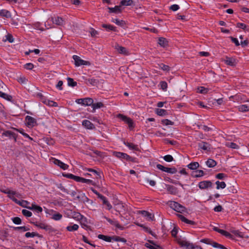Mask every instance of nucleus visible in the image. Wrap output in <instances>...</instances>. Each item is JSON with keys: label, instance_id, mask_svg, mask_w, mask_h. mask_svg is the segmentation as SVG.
Returning a JSON list of instances; mask_svg holds the SVG:
<instances>
[{"label": "nucleus", "instance_id": "obj_47", "mask_svg": "<svg viewBox=\"0 0 249 249\" xmlns=\"http://www.w3.org/2000/svg\"><path fill=\"white\" fill-rule=\"evenodd\" d=\"M226 145L230 148H232V149H238L239 146L236 144L235 143L231 142H227L226 144Z\"/></svg>", "mask_w": 249, "mask_h": 249}, {"label": "nucleus", "instance_id": "obj_40", "mask_svg": "<svg viewBox=\"0 0 249 249\" xmlns=\"http://www.w3.org/2000/svg\"><path fill=\"white\" fill-rule=\"evenodd\" d=\"M78 182L87 183V184H93L92 180H91L90 179H86V178L80 177H79V180H78Z\"/></svg>", "mask_w": 249, "mask_h": 249}, {"label": "nucleus", "instance_id": "obj_12", "mask_svg": "<svg viewBox=\"0 0 249 249\" xmlns=\"http://www.w3.org/2000/svg\"><path fill=\"white\" fill-rule=\"evenodd\" d=\"M104 218H105L110 224L115 226L116 228L118 229L123 230V227L121 225L119 224V222L115 220L111 219L110 218H109L106 216L104 217Z\"/></svg>", "mask_w": 249, "mask_h": 249}, {"label": "nucleus", "instance_id": "obj_23", "mask_svg": "<svg viewBox=\"0 0 249 249\" xmlns=\"http://www.w3.org/2000/svg\"><path fill=\"white\" fill-rule=\"evenodd\" d=\"M159 44L162 47H166L168 45V40L164 37H160L158 39Z\"/></svg>", "mask_w": 249, "mask_h": 249}, {"label": "nucleus", "instance_id": "obj_35", "mask_svg": "<svg viewBox=\"0 0 249 249\" xmlns=\"http://www.w3.org/2000/svg\"><path fill=\"white\" fill-rule=\"evenodd\" d=\"M156 113L158 115L160 116H165L167 114L166 110L163 109L157 108L156 110Z\"/></svg>", "mask_w": 249, "mask_h": 249}, {"label": "nucleus", "instance_id": "obj_62", "mask_svg": "<svg viewBox=\"0 0 249 249\" xmlns=\"http://www.w3.org/2000/svg\"><path fill=\"white\" fill-rule=\"evenodd\" d=\"M12 221L16 224H20L21 223V219L18 217H15L12 218Z\"/></svg>", "mask_w": 249, "mask_h": 249}, {"label": "nucleus", "instance_id": "obj_48", "mask_svg": "<svg viewBox=\"0 0 249 249\" xmlns=\"http://www.w3.org/2000/svg\"><path fill=\"white\" fill-rule=\"evenodd\" d=\"M67 81H68V84L69 86L73 87L76 86V85H77V83L76 82L74 81L73 79L71 78L68 77L67 78Z\"/></svg>", "mask_w": 249, "mask_h": 249}, {"label": "nucleus", "instance_id": "obj_56", "mask_svg": "<svg viewBox=\"0 0 249 249\" xmlns=\"http://www.w3.org/2000/svg\"><path fill=\"white\" fill-rule=\"evenodd\" d=\"M196 174L194 175V177L195 178H199L201 177L204 175V171L202 170H198L196 171Z\"/></svg>", "mask_w": 249, "mask_h": 249}, {"label": "nucleus", "instance_id": "obj_17", "mask_svg": "<svg viewBox=\"0 0 249 249\" xmlns=\"http://www.w3.org/2000/svg\"><path fill=\"white\" fill-rule=\"evenodd\" d=\"M166 187L167 191L172 195H176L178 193L177 188L174 186L168 184L166 185Z\"/></svg>", "mask_w": 249, "mask_h": 249}, {"label": "nucleus", "instance_id": "obj_33", "mask_svg": "<svg viewBox=\"0 0 249 249\" xmlns=\"http://www.w3.org/2000/svg\"><path fill=\"white\" fill-rule=\"evenodd\" d=\"M97 237L99 239H102L106 242H111V236L105 235L103 234H99Z\"/></svg>", "mask_w": 249, "mask_h": 249}, {"label": "nucleus", "instance_id": "obj_34", "mask_svg": "<svg viewBox=\"0 0 249 249\" xmlns=\"http://www.w3.org/2000/svg\"><path fill=\"white\" fill-rule=\"evenodd\" d=\"M238 109L241 112H247L249 111V106L247 105H241L238 106Z\"/></svg>", "mask_w": 249, "mask_h": 249}, {"label": "nucleus", "instance_id": "obj_45", "mask_svg": "<svg viewBox=\"0 0 249 249\" xmlns=\"http://www.w3.org/2000/svg\"><path fill=\"white\" fill-rule=\"evenodd\" d=\"M0 97L9 101H11L12 99V97L11 95L2 92L1 91H0Z\"/></svg>", "mask_w": 249, "mask_h": 249}, {"label": "nucleus", "instance_id": "obj_37", "mask_svg": "<svg viewBox=\"0 0 249 249\" xmlns=\"http://www.w3.org/2000/svg\"><path fill=\"white\" fill-rule=\"evenodd\" d=\"M93 100L91 98H84V106H92Z\"/></svg>", "mask_w": 249, "mask_h": 249}, {"label": "nucleus", "instance_id": "obj_44", "mask_svg": "<svg viewBox=\"0 0 249 249\" xmlns=\"http://www.w3.org/2000/svg\"><path fill=\"white\" fill-rule=\"evenodd\" d=\"M236 27L239 28H241L245 31H249V27L243 23H237L236 24Z\"/></svg>", "mask_w": 249, "mask_h": 249}, {"label": "nucleus", "instance_id": "obj_36", "mask_svg": "<svg viewBox=\"0 0 249 249\" xmlns=\"http://www.w3.org/2000/svg\"><path fill=\"white\" fill-rule=\"evenodd\" d=\"M104 107V104L102 102H98L94 103L93 102L92 107L93 108V112L95 111L96 109Z\"/></svg>", "mask_w": 249, "mask_h": 249}, {"label": "nucleus", "instance_id": "obj_1", "mask_svg": "<svg viewBox=\"0 0 249 249\" xmlns=\"http://www.w3.org/2000/svg\"><path fill=\"white\" fill-rule=\"evenodd\" d=\"M31 223L34 224L36 227L43 229L49 233L53 232L55 231V230L51 226L49 225L44 222H31Z\"/></svg>", "mask_w": 249, "mask_h": 249}, {"label": "nucleus", "instance_id": "obj_58", "mask_svg": "<svg viewBox=\"0 0 249 249\" xmlns=\"http://www.w3.org/2000/svg\"><path fill=\"white\" fill-rule=\"evenodd\" d=\"M198 92L202 94H206L208 91V89L203 87H200L198 88Z\"/></svg>", "mask_w": 249, "mask_h": 249}, {"label": "nucleus", "instance_id": "obj_26", "mask_svg": "<svg viewBox=\"0 0 249 249\" xmlns=\"http://www.w3.org/2000/svg\"><path fill=\"white\" fill-rule=\"evenodd\" d=\"M27 208L31 210H35L37 213L42 212L43 210L42 208L40 206H37L33 203L32 204L31 207H27Z\"/></svg>", "mask_w": 249, "mask_h": 249}, {"label": "nucleus", "instance_id": "obj_14", "mask_svg": "<svg viewBox=\"0 0 249 249\" xmlns=\"http://www.w3.org/2000/svg\"><path fill=\"white\" fill-rule=\"evenodd\" d=\"M115 49L121 54L127 55L128 54V51L123 46H120L118 44H117L115 46Z\"/></svg>", "mask_w": 249, "mask_h": 249}, {"label": "nucleus", "instance_id": "obj_49", "mask_svg": "<svg viewBox=\"0 0 249 249\" xmlns=\"http://www.w3.org/2000/svg\"><path fill=\"white\" fill-rule=\"evenodd\" d=\"M159 67L160 69L164 71H170V67L163 63L159 64Z\"/></svg>", "mask_w": 249, "mask_h": 249}, {"label": "nucleus", "instance_id": "obj_29", "mask_svg": "<svg viewBox=\"0 0 249 249\" xmlns=\"http://www.w3.org/2000/svg\"><path fill=\"white\" fill-rule=\"evenodd\" d=\"M121 5H117L115 6L114 7H108V9L109 10V13H120L121 12Z\"/></svg>", "mask_w": 249, "mask_h": 249}, {"label": "nucleus", "instance_id": "obj_60", "mask_svg": "<svg viewBox=\"0 0 249 249\" xmlns=\"http://www.w3.org/2000/svg\"><path fill=\"white\" fill-rule=\"evenodd\" d=\"M15 230H21L23 231H26L30 230V229L26 226H22V227H17L14 228Z\"/></svg>", "mask_w": 249, "mask_h": 249}, {"label": "nucleus", "instance_id": "obj_7", "mask_svg": "<svg viewBox=\"0 0 249 249\" xmlns=\"http://www.w3.org/2000/svg\"><path fill=\"white\" fill-rule=\"evenodd\" d=\"M212 182L211 181L209 180H204L202 181H200L198 186V187L201 189H206L208 188H211L212 187Z\"/></svg>", "mask_w": 249, "mask_h": 249}, {"label": "nucleus", "instance_id": "obj_52", "mask_svg": "<svg viewBox=\"0 0 249 249\" xmlns=\"http://www.w3.org/2000/svg\"><path fill=\"white\" fill-rule=\"evenodd\" d=\"M22 213L23 215L28 217H31L32 215V213L31 212L25 209L22 210Z\"/></svg>", "mask_w": 249, "mask_h": 249}, {"label": "nucleus", "instance_id": "obj_25", "mask_svg": "<svg viewBox=\"0 0 249 249\" xmlns=\"http://www.w3.org/2000/svg\"><path fill=\"white\" fill-rule=\"evenodd\" d=\"M149 242H150L151 244H152V245H154L155 246H152V245H151L148 243H146L145 244L144 246L149 249H159V248H161V247L159 246V245H156L154 241H151V240H149L148 241Z\"/></svg>", "mask_w": 249, "mask_h": 249}, {"label": "nucleus", "instance_id": "obj_20", "mask_svg": "<svg viewBox=\"0 0 249 249\" xmlns=\"http://www.w3.org/2000/svg\"><path fill=\"white\" fill-rule=\"evenodd\" d=\"M52 21L53 23H55L58 25H62L65 22L63 19L62 18L59 17L52 18Z\"/></svg>", "mask_w": 249, "mask_h": 249}, {"label": "nucleus", "instance_id": "obj_42", "mask_svg": "<svg viewBox=\"0 0 249 249\" xmlns=\"http://www.w3.org/2000/svg\"><path fill=\"white\" fill-rule=\"evenodd\" d=\"M79 228V226L77 224H74L72 226H68L67 227V230L69 231H73L77 230Z\"/></svg>", "mask_w": 249, "mask_h": 249}, {"label": "nucleus", "instance_id": "obj_16", "mask_svg": "<svg viewBox=\"0 0 249 249\" xmlns=\"http://www.w3.org/2000/svg\"><path fill=\"white\" fill-rule=\"evenodd\" d=\"M225 64L231 66H234L236 65L235 59L232 57H226L224 60Z\"/></svg>", "mask_w": 249, "mask_h": 249}, {"label": "nucleus", "instance_id": "obj_27", "mask_svg": "<svg viewBox=\"0 0 249 249\" xmlns=\"http://www.w3.org/2000/svg\"><path fill=\"white\" fill-rule=\"evenodd\" d=\"M63 176H64L68 178L73 179V180L76 181V182L78 181L79 178V176H76L72 174H69V173L63 174Z\"/></svg>", "mask_w": 249, "mask_h": 249}, {"label": "nucleus", "instance_id": "obj_32", "mask_svg": "<svg viewBox=\"0 0 249 249\" xmlns=\"http://www.w3.org/2000/svg\"><path fill=\"white\" fill-rule=\"evenodd\" d=\"M25 236L27 238H29V237H35V236H37L39 238H41L42 236L41 235L38 234V233L37 232H26L25 234Z\"/></svg>", "mask_w": 249, "mask_h": 249}, {"label": "nucleus", "instance_id": "obj_63", "mask_svg": "<svg viewBox=\"0 0 249 249\" xmlns=\"http://www.w3.org/2000/svg\"><path fill=\"white\" fill-rule=\"evenodd\" d=\"M216 178L219 179H223L227 177V175L224 173H218L215 176Z\"/></svg>", "mask_w": 249, "mask_h": 249}, {"label": "nucleus", "instance_id": "obj_18", "mask_svg": "<svg viewBox=\"0 0 249 249\" xmlns=\"http://www.w3.org/2000/svg\"><path fill=\"white\" fill-rule=\"evenodd\" d=\"M82 125L84 126H85L86 128L89 129H93L95 128L94 124L89 121L87 120H85L83 121Z\"/></svg>", "mask_w": 249, "mask_h": 249}, {"label": "nucleus", "instance_id": "obj_19", "mask_svg": "<svg viewBox=\"0 0 249 249\" xmlns=\"http://www.w3.org/2000/svg\"><path fill=\"white\" fill-rule=\"evenodd\" d=\"M2 135L5 136L6 137H8L9 138H13L15 142L17 141V136L16 134L11 131L7 130L4 131L2 133Z\"/></svg>", "mask_w": 249, "mask_h": 249}, {"label": "nucleus", "instance_id": "obj_54", "mask_svg": "<svg viewBox=\"0 0 249 249\" xmlns=\"http://www.w3.org/2000/svg\"><path fill=\"white\" fill-rule=\"evenodd\" d=\"M46 105H48L50 107H57V103L53 101H51L49 100H47L46 101V103H45Z\"/></svg>", "mask_w": 249, "mask_h": 249}, {"label": "nucleus", "instance_id": "obj_15", "mask_svg": "<svg viewBox=\"0 0 249 249\" xmlns=\"http://www.w3.org/2000/svg\"><path fill=\"white\" fill-rule=\"evenodd\" d=\"M98 198L102 200L103 204L107 206V209L110 210L112 208L111 205L105 196L101 195Z\"/></svg>", "mask_w": 249, "mask_h": 249}, {"label": "nucleus", "instance_id": "obj_43", "mask_svg": "<svg viewBox=\"0 0 249 249\" xmlns=\"http://www.w3.org/2000/svg\"><path fill=\"white\" fill-rule=\"evenodd\" d=\"M142 213L144 216H146L149 220H153L154 217V215H152L151 213H149V212L145 211H142Z\"/></svg>", "mask_w": 249, "mask_h": 249}, {"label": "nucleus", "instance_id": "obj_31", "mask_svg": "<svg viewBox=\"0 0 249 249\" xmlns=\"http://www.w3.org/2000/svg\"><path fill=\"white\" fill-rule=\"evenodd\" d=\"M87 81L93 86H97L99 83V80L94 78L87 79Z\"/></svg>", "mask_w": 249, "mask_h": 249}, {"label": "nucleus", "instance_id": "obj_22", "mask_svg": "<svg viewBox=\"0 0 249 249\" xmlns=\"http://www.w3.org/2000/svg\"><path fill=\"white\" fill-rule=\"evenodd\" d=\"M86 170L94 175L97 179L101 178L102 175L101 172H98L97 171L92 168H87Z\"/></svg>", "mask_w": 249, "mask_h": 249}, {"label": "nucleus", "instance_id": "obj_9", "mask_svg": "<svg viewBox=\"0 0 249 249\" xmlns=\"http://www.w3.org/2000/svg\"><path fill=\"white\" fill-rule=\"evenodd\" d=\"M198 146L199 149L207 151H210L211 150V145L208 142H201L198 143Z\"/></svg>", "mask_w": 249, "mask_h": 249}, {"label": "nucleus", "instance_id": "obj_46", "mask_svg": "<svg viewBox=\"0 0 249 249\" xmlns=\"http://www.w3.org/2000/svg\"><path fill=\"white\" fill-rule=\"evenodd\" d=\"M102 27L106 28V29H107L108 30L116 31V30H115L116 27H114L113 26H112L111 25L103 24H102Z\"/></svg>", "mask_w": 249, "mask_h": 249}, {"label": "nucleus", "instance_id": "obj_41", "mask_svg": "<svg viewBox=\"0 0 249 249\" xmlns=\"http://www.w3.org/2000/svg\"><path fill=\"white\" fill-rule=\"evenodd\" d=\"M133 3L132 0H122L120 2V5L130 6Z\"/></svg>", "mask_w": 249, "mask_h": 249}, {"label": "nucleus", "instance_id": "obj_53", "mask_svg": "<svg viewBox=\"0 0 249 249\" xmlns=\"http://www.w3.org/2000/svg\"><path fill=\"white\" fill-rule=\"evenodd\" d=\"M112 21V22L115 23L118 25H120L121 26H124V23H125L124 20H120L119 19H118L117 18L113 19Z\"/></svg>", "mask_w": 249, "mask_h": 249}, {"label": "nucleus", "instance_id": "obj_30", "mask_svg": "<svg viewBox=\"0 0 249 249\" xmlns=\"http://www.w3.org/2000/svg\"><path fill=\"white\" fill-rule=\"evenodd\" d=\"M187 167L191 170H196L199 167V164L198 162H192L189 164Z\"/></svg>", "mask_w": 249, "mask_h": 249}, {"label": "nucleus", "instance_id": "obj_6", "mask_svg": "<svg viewBox=\"0 0 249 249\" xmlns=\"http://www.w3.org/2000/svg\"><path fill=\"white\" fill-rule=\"evenodd\" d=\"M26 124L28 127H33L37 125L36 120L33 117L27 116L25 117Z\"/></svg>", "mask_w": 249, "mask_h": 249}, {"label": "nucleus", "instance_id": "obj_5", "mask_svg": "<svg viewBox=\"0 0 249 249\" xmlns=\"http://www.w3.org/2000/svg\"><path fill=\"white\" fill-rule=\"evenodd\" d=\"M118 118L120 119L123 121L125 123L128 124L129 127L130 128H133L134 127V123L133 122V120L130 119L129 117H127V116L121 114H119L117 116Z\"/></svg>", "mask_w": 249, "mask_h": 249}, {"label": "nucleus", "instance_id": "obj_64", "mask_svg": "<svg viewBox=\"0 0 249 249\" xmlns=\"http://www.w3.org/2000/svg\"><path fill=\"white\" fill-rule=\"evenodd\" d=\"M160 85L161 87V88L164 90H166L167 88V83L165 81H161L160 82Z\"/></svg>", "mask_w": 249, "mask_h": 249}, {"label": "nucleus", "instance_id": "obj_3", "mask_svg": "<svg viewBox=\"0 0 249 249\" xmlns=\"http://www.w3.org/2000/svg\"><path fill=\"white\" fill-rule=\"evenodd\" d=\"M113 155L115 157L121 159H125L127 161H131L132 162L135 161V158L130 157V156L124 153H122L120 152H114Z\"/></svg>", "mask_w": 249, "mask_h": 249}, {"label": "nucleus", "instance_id": "obj_21", "mask_svg": "<svg viewBox=\"0 0 249 249\" xmlns=\"http://www.w3.org/2000/svg\"><path fill=\"white\" fill-rule=\"evenodd\" d=\"M0 16L9 18H11L12 15L9 11L6 9H1L0 10Z\"/></svg>", "mask_w": 249, "mask_h": 249}, {"label": "nucleus", "instance_id": "obj_2", "mask_svg": "<svg viewBox=\"0 0 249 249\" xmlns=\"http://www.w3.org/2000/svg\"><path fill=\"white\" fill-rule=\"evenodd\" d=\"M168 204L171 208L177 212L182 213L186 211L185 207L177 202L169 201H168Z\"/></svg>", "mask_w": 249, "mask_h": 249}, {"label": "nucleus", "instance_id": "obj_4", "mask_svg": "<svg viewBox=\"0 0 249 249\" xmlns=\"http://www.w3.org/2000/svg\"><path fill=\"white\" fill-rule=\"evenodd\" d=\"M156 167L158 169L160 170L172 174H175L177 172V169L175 167H166L160 164H157Z\"/></svg>", "mask_w": 249, "mask_h": 249}, {"label": "nucleus", "instance_id": "obj_24", "mask_svg": "<svg viewBox=\"0 0 249 249\" xmlns=\"http://www.w3.org/2000/svg\"><path fill=\"white\" fill-rule=\"evenodd\" d=\"M124 144L131 150L139 151V148L138 145L128 142H124Z\"/></svg>", "mask_w": 249, "mask_h": 249}, {"label": "nucleus", "instance_id": "obj_50", "mask_svg": "<svg viewBox=\"0 0 249 249\" xmlns=\"http://www.w3.org/2000/svg\"><path fill=\"white\" fill-rule=\"evenodd\" d=\"M62 217V215L60 213H55L53 214L52 216V218L54 220H59Z\"/></svg>", "mask_w": 249, "mask_h": 249}, {"label": "nucleus", "instance_id": "obj_59", "mask_svg": "<svg viewBox=\"0 0 249 249\" xmlns=\"http://www.w3.org/2000/svg\"><path fill=\"white\" fill-rule=\"evenodd\" d=\"M17 80L20 84H26L28 81V80L25 77H18Z\"/></svg>", "mask_w": 249, "mask_h": 249}, {"label": "nucleus", "instance_id": "obj_61", "mask_svg": "<svg viewBox=\"0 0 249 249\" xmlns=\"http://www.w3.org/2000/svg\"><path fill=\"white\" fill-rule=\"evenodd\" d=\"M37 96H38L39 98H40V100L42 102V103H43L44 104H45V103H46V101L47 100H48L45 97H44L42 94V93H38L37 94Z\"/></svg>", "mask_w": 249, "mask_h": 249}, {"label": "nucleus", "instance_id": "obj_57", "mask_svg": "<svg viewBox=\"0 0 249 249\" xmlns=\"http://www.w3.org/2000/svg\"><path fill=\"white\" fill-rule=\"evenodd\" d=\"M34 67L33 64L31 63H28L24 65V68L28 70H32Z\"/></svg>", "mask_w": 249, "mask_h": 249}, {"label": "nucleus", "instance_id": "obj_55", "mask_svg": "<svg viewBox=\"0 0 249 249\" xmlns=\"http://www.w3.org/2000/svg\"><path fill=\"white\" fill-rule=\"evenodd\" d=\"M164 160L167 162H171L174 160L173 157L170 155H167L163 157Z\"/></svg>", "mask_w": 249, "mask_h": 249}, {"label": "nucleus", "instance_id": "obj_38", "mask_svg": "<svg viewBox=\"0 0 249 249\" xmlns=\"http://www.w3.org/2000/svg\"><path fill=\"white\" fill-rule=\"evenodd\" d=\"M215 184L216 185V189H224L226 187V184L225 182L224 181H216L215 182Z\"/></svg>", "mask_w": 249, "mask_h": 249}, {"label": "nucleus", "instance_id": "obj_10", "mask_svg": "<svg viewBox=\"0 0 249 249\" xmlns=\"http://www.w3.org/2000/svg\"><path fill=\"white\" fill-rule=\"evenodd\" d=\"M3 193L6 194L8 195L7 196L11 199V198L14 197V196H16L17 197L20 198L21 197L20 194L13 191L10 190H4L1 191Z\"/></svg>", "mask_w": 249, "mask_h": 249}, {"label": "nucleus", "instance_id": "obj_13", "mask_svg": "<svg viewBox=\"0 0 249 249\" xmlns=\"http://www.w3.org/2000/svg\"><path fill=\"white\" fill-rule=\"evenodd\" d=\"M53 163L55 165H57L58 166H59L61 169L63 170H66L68 169L69 165L64 163V162H62L59 160L54 159L53 160Z\"/></svg>", "mask_w": 249, "mask_h": 249}, {"label": "nucleus", "instance_id": "obj_39", "mask_svg": "<svg viewBox=\"0 0 249 249\" xmlns=\"http://www.w3.org/2000/svg\"><path fill=\"white\" fill-rule=\"evenodd\" d=\"M219 233H220V234H222L223 235H224V236H226V237H228L230 239L233 238V236L231 233H230L228 231H224L223 230H220L219 231Z\"/></svg>", "mask_w": 249, "mask_h": 249}, {"label": "nucleus", "instance_id": "obj_11", "mask_svg": "<svg viewBox=\"0 0 249 249\" xmlns=\"http://www.w3.org/2000/svg\"><path fill=\"white\" fill-rule=\"evenodd\" d=\"M11 200H12L14 202L18 204L19 206L26 208L28 207L26 206L27 204H28L29 203V202H28L26 200H22L21 201L18 200L15 196L11 198Z\"/></svg>", "mask_w": 249, "mask_h": 249}, {"label": "nucleus", "instance_id": "obj_28", "mask_svg": "<svg viewBox=\"0 0 249 249\" xmlns=\"http://www.w3.org/2000/svg\"><path fill=\"white\" fill-rule=\"evenodd\" d=\"M216 162L212 159H209L206 161V164L208 167L212 168L214 167L216 165Z\"/></svg>", "mask_w": 249, "mask_h": 249}, {"label": "nucleus", "instance_id": "obj_8", "mask_svg": "<svg viewBox=\"0 0 249 249\" xmlns=\"http://www.w3.org/2000/svg\"><path fill=\"white\" fill-rule=\"evenodd\" d=\"M72 57L74 60L75 65L76 66L87 65L88 62L81 59L79 56L76 55H74L72 56Z\"/></svg>", "mask_w": 249, "mask_h": 249}, {"label": "nucleus", "instance_id": "obj_51", "mask_svg": "<svg viewBox=\"0 0 249 249\" xmlns=\"http://www.w3.org/2000/svg\"><path fill=\"white\" fill-rule=\"evenodd\" d=\"M211 245L214 248H219V249H223L224 248V246L222 245H221L220 244H218L216 242H213L212 241V242L211 243Z\"/></svg>", "mask_w": 249, "mask_h": 249}]
</instances>
